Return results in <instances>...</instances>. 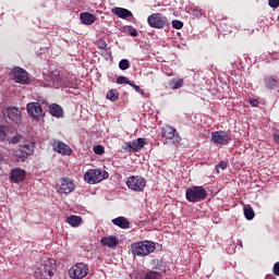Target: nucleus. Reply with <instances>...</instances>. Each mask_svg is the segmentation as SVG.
<instances>
[{
  "label": "nucleus",
  "mask_w": 279,
  "mask_h": 279,
  "mask_svg": "<svg viewBox=\"0 0 279 279\" xmlns=\"http://www.w3.org/2000/svg\"><path fill=\"white\" fill-rule=\"evenodd\" d=\"M89 268L84 263H76L69 269V276L72 279H84L88 276Z\"/></svg>",
  "instance_id": "obj_9"
},
{
  "label": "nucleus",
  "mask_w": 279,
  "mask_h": 279,
  "mask_svg": "<svg viewBox=\"0 0 279 279\" xmlns=\"http://www.w3.org/2000/svg\"><path fill=\"white\" fill-rule=\"evenodd\" d=\"M9 142H11L13 144L20 143L21 142V135H14L13 137H11L9 140Z\"/></svg>",
  "instance_id": "obj_39"
},
{
  "label": "nucleus",
  "mask_w": 279,
  "mask_h": 279,
  "mask_svg": "<svg viewBox=\"0 0 279 279\" xmlns=\"http://www.w3.org/2000/svg\"><path fill=\"white\" fill-rule=\"evenodd\" d=\"M172 27L174 29H182V27H184V23H182V21L174 20L172 21Z\"/></svg>",
  "instance_id": "obj_33"
},
{
  "label": "nucleus",
  "mask_w": 279,
  "mask_h": 279,
  "mask_svg": "<svg viewBox=\"0 0 279 279\" xmlns=\"http://www.w3.org/2000/svg\"><path fill=\"white\" fill-rule=\"evenodd\" d=\"M126 186L135 193H143L147 186V180L141 175H132L126 180Z\"/></svg>",
  "instance_id": "obj_6"
},
{
  "label": "nucleus",
  "mask_w": 279,
  "mask_h": 279,
  "mask_svg": "<svg viewBox=\"0 0 279 279\" xmlns=\"http://www.w3.org/2000/svg\"><path fill=\"white\" fill-rule=\"evenodd\" d=\"M112 14H116V16H119V19H130L132 16V13L128 9L116 7L111 9Z\"/></svg>",
  "instance_id": "obj_19"
},
{
  "label": "nucleus",
  "mask_w": 279,
  "mask_h": 279,
  "mask_svg": "<svg viewBox=\"0 0 279 279\" xmlns=\"http://www.w3.org/2000/svg\"><path fill=\"white\" fill-rule=\"evenodd\" d=\"M193 15L196 16L197 19H199V16H202V11H199V10H194V11H193Z\"/></svg>",
  "instance_id": "obj_42"
},
{
  "label": "nucleus",
  "mask_w": 279,
  "mask_h": 279,
  "mask_svg": "<svg viewBox=\"0 0 279 279\" xmlns=\"http://www.w3.org/2000/svg\"><path fill=\"white\" fill-rule=\"evenodd\" d=\"M100 243L105 247H117V245H119V238L116 235L105 236L101 238Z\"/></svg>",
  "instance_id": "obj_17"
},
{
  "label": "nucleus",
  "mask_w": 279,
  "mask_h": 279,
  "mask_svg": "<svg viewBox=\"0 0 279 279\" xmlns=\"http://www.w3.org/2000/svg\"><path fill=\"white\" fill-rule=\"evenodd\" d=\"M26 172L21 168H15L11 171V180L12 182H23L25 180Z\"/></svg>",
  "instance_id": "obj_16"
},
{
  "label": "nucleus",
  "mask_w": 279,
  "mask_h": 279,
  "mask_svg": "<svg viewBox=\"0 0 279 279\" xmlns=\"http://www.w3.org/2000/svg\"><path fill=\"white\" fill-rule=\"evenodd\" d=\"M66 222L72 228H80V226H82V218L80 216H70V217H68Z\"/></svg>",
  "instance_id": "obj_24"
},
{
  "label": "nucleus",
  "mask_w": 279,
  "mask_h": 279,
  "mask_svg": "<svg viewBox=\"0 0 279 279\" xmlns=\"http://www.w3.org/2000/svg\"><path fill=\"white\" fill-rule=\"evenodd\" d=\"M107 99H109V101H117V99H119V92L117 89H110L107 93Z\"/></svg>",
  "instance_id": "obj_29"
},
{
  "label": "nucleus",
  "mask_w": 279,
  "mask_h": 279,
  "mask_svg": "<svg viewBox=\"0 0 279 279\" xmlns=\"http://www.w3.org/2000/svg\"><path fill=\"white\" fill-rule=\"evenodd\" d=\"M34 154V145H24L21 146L20 148L14 150V156L16 162H25L27 160L28 156H32Z\"/></svg>",
  "instance_id": "obj_11"
},
{
  "label": "nucleus",
  "mask_w": 279,
  "mask_h": 279,
  "mask_svg": "<svg viewBox=\"0 0 279 279\" xmlns=\"http://www.w3.org/2000/svg\"><path fill=\"white\" fill-rule=\"evenodd\" d=\"M7 134H5V129H3L2 126H0V143L5 141L7 138Z\"/></svg>",
  "instance_id": "obj_38"
},
{
  "label": "nucleus",
  "mask_w": 279,
  "mask_h": 279,
  "mask_svg": "<svg viewBox=\"0 0 279 279\" xmlns=\"http://www.w3.org/2000/svg\"><path fill=\"white\" fill-rule=\"evenodd\" d=\"M274 274L275 276H279V262L274 265Z\"/></svg>",
  "instance_id": "obj_40"
},
{
  "label": "nucleus",
  "mask_w": 279,
  "mask_h": 279,
  "mask_svg": "<svg viewBox=\"0 0 279 279\" xmlns=\"http://www.w3.org/2000/svg\"><path fill=\"white\" fill-rule=\"evenodd\" d=\"M156 251V243L151 241L136 242L132 245V254L134 256H149Z\"/></svg>",
  "instance_id": "obj_2"
},
{
  "label": "nucleus",
  "mask_w": 279,
  "mask_h": 279,
  "mask_svg": "<svg viewBox=\"0 0 279 279\" xmlns=\"http://www.w3.org/2000/svg\"><path fill=\"white\" fill-rule=\"evenodd\" d=\"M274 140L276 141V143H279V134H275Z\"/></svg>",
  "instance_id": "obj_44"
},
{
  "label": "nucleus",
  "mask_w": 279,
  "mask_h": 279,
  "mask_svg": "<svg viewBox=\"0 0 279 279\" xmlns=\"http://www.w3.org/2000/svg\"><path fill=\"white\" fill-rule=\"evenodd\" d=\"M184 86V80L183 78H172L170 82V88L172 90H178V88H182Z\"/></svg>",
  "instance_id": "obj_25"
},
{
  "label": "nucleus",
  "mask_w": 279,
  "mask_h": 279,
  "mask_svg": "<svg viewBox=\"0 0 279 279\" xmlns=\"http://www.w3.org/2000/svg\"><path fill=\"white\" fill-rule=\"evenodd\" d=\"M106 178H108V172H101V170L98 169H89L84 174V180L87 184H99V182H102Z\"/></svg>",
  "instance_id": "obj_8"
},
{
  "label": "nucleus",
  "mask_w": 279,
  "mask_h": 279,
  "mask_svg": "<svg viewBox=\"0 0 279 279\" xmlns=\"http://www.w3.org/2000/svg\"><path fill=\"white\" fill-rule=\"evenodd\" d=\"M250 104H251V106H253V108H257V106H258V100H256V99H251V100H250Z\"/></svg>",
  "instance_id": "obj_41"
},
{
  "label": "nucleus",
  "mask_w": 279,
  "mask_h": 279,
  "mask_svg": "<svg viewBox=\"0 0 279 279\" xmlns=\"http://www.w3.org/2000/svg\"><path fill=\"white\" fill-rule=\"evenodd\" d=\"M130 86H132L134 88V90L136 93H138L140 95H144L145 92H143V89H141V87L136 84H134V82H131Z\"/></svg>",
  "instance_id": "obj_36"
},
{
  "label": "nucleus",
  "mask_w": 279,
  "mask_h": 279,
  "mask_svg": "<svg viewBox=\"0 0 279 279\" xmlns=\"http://www.w3.org/2000/svg\"><path fill=\"white\" fill-rule=\"evenodd\" d=\"M57 264L54 259L47 256L40 258L34 266V276L36 279L52 278L56 271Z\"/></svg>",
  "instance_id": "obj_1"
},
{
  "label": "nucleus",
  "mask_w": 279,
  "mask_h": 279,
  "mask_svg": "<svg viewBox=\"0 0 279 279\" xmlns=\"http://www.w3.org/2000/svg\"><path fill=\"white\" fill-rule=\"evenodd\" d=\"M7 117L10 119V121L19 123V121H21V111L16 107H11L7 109Z\"/></svg>",
  "instance_id": "obj_18"
},
{
  "label": "nucleus",
  "mask_w": 279,
  "mask_h": 279,
  "mask_svg": "<svg viewBox=\"0 0 279 279\" xmlns=\"http://www.w3.org/2000/svg\"><path fill=\"white\" fill-rule=\"evenodd\" d=\"M147 23L149 27H154L155 29H165V27H169V20L167 16L162 15V13H153L148 16Z\"/></svg>",
  "instance_id": "obj_7"
},
{
  "label": "nucleus",
  "mask_w": 279,
  "mask_h": 279,
  "mask_svg": "<svg viewBox=\"0 0 279 279\" xmlns=\"http://www.w3.org/2000/svg\"><path fill=\"white\" fill-rule=\"evenodd\" d=\"M228 168V162L227 161H220L217 166H216V171L217 173H219L220 169H227Z\"/></svg>",
  "instance_id": "obj_34"
},
{
  "label": "nucleus",
  "mask_w": 279,
  "mask_h": 279,
  "mask_svg": "<svg viewBox=\"0 0 279 279\" xmlns=\"http://www.w3.org/2000/svg\"><path fill=\"white\" fill-rule=\"evenodd\" d=\"M232 136L226 131H215L211 133V143L215 145H229Z\"/></svg>",
  "instance_id": "obj_12"
},
{
  "label": "nucleus",
  "mask_w": 279,
  "mask_h": 279,
  "mask_svg": "<svg viewBox=\"0 0 279 279\" xmlns=\"http://www.w3.org/2000/svg\"><path fill=\"white\" fill-rule=\"evenodd\" d=\"M161 141L162 143H168L169 141H172L173 145L175 147L179 146L180 143H182V137H180V134L178 133V130L171 125H166L161 128Z\"/></svg>",
  "instance_id": "obj_3"
},
{
  "label": "nucleus",
  "mask_w": 279,
  "mask_h": 279,
  "mask_svg": "<svg viewBox=\"0 0 279 279\" xmlns=\"http://www.w3.org/2000/svg\"><path fill=\"white\" fill-rule=\"evenodd\" d=\"M47 84L46 86H53L54 88H60V86H64L66 83V78L60 74V71L54 70L46 77Z\"/></svg>",
  "instance_id": "obj_10"
},
{
  "label": "nucleus",
  "mask_w": 279,
  "mask_h": 279,
  "mask_svg": "<svg viewBox=\"0 0 279 279\" xmlns=\"http://www.w3.org/2000/svg\"><path fill=\"white\" fill-rule=\"evenodd\" d=\"M49 112L52 117H56L57 119H62V117H64V110L62 109V107H60V105H50Z\"/></svg>",
  "instance_id": "obj_22"
},
{
  "label": "nucleus",
  "mask_w": 279,
  "mask_h": 279,
  "mask_svg": "<svg viewBox=\"0 0 279 279\" xmlns=\"http://www.w3.org/2000/svg\"><path fill=\"white\" fill-rule=\"evenodd\" d=\"M265 84L267 88H270L271 90H274V88L278 86V77L268 76L265 78Z\"/></svg>",
  "instance_id": "obj_26"
},
{
  "label": "nucleus",
  "mask_w": 279,
  "mask_h": 279,
  "mask_svg": "<svg viewBox=\"0 0 279 279\" xmlns=\"http://www.w3.org/2000/svg\"><path fill=\"white\" fill-rule=\"evenodd\" d=\"M268 5L276 10L279 8V0H268Z\"/></svg>",
  "instance_id": "obj_35"
},
{
  "label": "nucleus",
  "mask_w": 279,
  "mask_h": 279,
  "mask_svg": "<svg viewBox=\"0 0 279 279\" xmlns=\"http://www.w3.org/2000/svg\"><path fill=\"white\" fill-rule=\"evenodd\" d=\"M80 20L83 23V25H93V23L97 21V17L93 15V13L84 12V13H81Z\"/></svg>",
  "instance_id": "obj_21"
},
{
  "label": "nucleus",
  "mask_w": 279,
  "mask_h": 279,
  "mask_svg": "<svg viewBox=\"0 0 279 279\" xmlns=\"http://www.w3.org/2000/svg\"><path fill=\"white\" fill-rule=\"evenodd\" d=\"M0 162H3V155L0 154Z\"/></svg>",
  "instance_id": "obj_45"
},
{
  "label": "nucleus",
  "mask_w": 279,
  "mask_h": 279,
  "mask_svg": "<svg viewBox=\"0 0 279 279\" xmlns=\"http://www.w3.org/2000/svg\"><path fill=\"white\" fill-rule=\"evenodd\" d=\"M119 69H121V71H128V69H130V61L128 59H122L119 62Z\"/></svg>",
  "instance_id": "obj_30"
},
{
  "label": "nucleus",
  "mask_w": 279,
  "mask_h": 279,
  "mask_svg": "<svg viewBox=\"0 0 279 279\" xmlns=\"http://www.w3.org/2000/svg\"><path fill=\"white\" fill-rule=\"evenodd\" d=\"M26 110L29 117L34 119H38V117H43V107L38 102H29L26 105Z\"/></svg>",
  "instance_id": "obj_14"
},
{
  "label": "nucleus",
  "mask_w": 279,
  "mask_h": 279,
  "mask_svg": "<svg viewBox=\"0 0 279 279\" xmlns=\"http://www.w3.org/2000/svg\"><path fill=\"white\" fill-rule=\"evenodd\" d=\"M12 75H13V80H14V82H16V84L25 85V84H29V82H31L29 74L23 68H14L12 70Z\"/></svg>",
  "instance_id": "obj_13"
},
{
  "label": "nucleus",
  "mask_w": 279,
  "mask_h": 279,
  "mask_svg": "<svg viewBox=\"0 0 279 279\" xmlns=\"http://www.w3.org/2000/svg\"><path fill=\"white\" fill-rule=\"evenodd\" d=\"M53 149L54 151H58V154H62V156H71V154H73V149H71V146L62 142L54 143Z\"/></svg>",
  "instance_id": "obj_15"
},
{
  "label": "nucleus",
  "mask_w": 279,
  "mask_h": 279,
  "mask_svg": "<svg viewBox=\"0 0 279 279\" xmlns=\"http://www.w3.org/2000/svg\"><path fill=\"white\" fill-rule=\"evenodd\" d=\"M117 84H129V86L132 84V82L130 80H128V77L125 76H119L117 78Z\"/></svg>",
  "instance_id": "obj_32"
},
{
  "label": "nucleus",
  "mask_w": 279,
  "mask_h": 279,
  "mask_svg": "<svg viewBox=\"0 0 279 279\" xmlns=\"http://www.w3.org/2000/svg\"><path fill=\"white\" fill-rule=\"evenodd\" d=\"M94 153H96L98 156H101V154H104V146L101 145L94 146Z\"/></svg>",
  "instance_id": "obj_37"
},
{
  "label": "nucleus",
  "mask_w": 279,
  "mask_h": 279,
  "mask_svg": "<svg viewBox=\"0 0 279 279\" xmlns=\"http://www.w3.org/2000/svg\"><path fill=\"white\" fill-rule=\"evenodd\" d=\"M255 215L256 214L254 213V209H252V207H247V206L244 207L245 219H247L248 221H252V219H254Z\"/></svg>",
  "instance_id": "obj_28"
},
{
  "label": "nucleus",
  "mask_w": 279,
  "mask_h": 279,
  "mask_svg": "<svg viewBox=\"0 0 279 279\" xmlns=\"http://www.w3.org/2000/svg\"><path fill=\"white\" fill-rule=\"evenodd\" d=\"M112 223L122 230H128V228H130V220L123 216L112 219Z\"/></svg>",
  "instance_id": "obj_20"
},
{
  "label": "nucleus",
  "mask_w": 279,
  "mask_h": 279,
  "mask_svg": "<svg viewBox=\"0 0 279 279\" xmlns=\"http://www.w3.org/2000/svg\"><path fill=\"white\" fill-rule=\"evenodd\" d=\"M124 151H138V146L136 145V141L133 142H126L123 145Z\"/></svg>",
  "instance_id": "obj_27"
},
{
  "label": "nucleus",
  "mask_w": 279,
  "mask_h": 279,
  "mask_svg": "<svg viewBox=\"0 0 279 279\" xmlns=\"http://www.w3.org/2000/svg\"><path fill=\"white\" fill-rule=\"evenodd\" d=\"M131 36H138V32H136V29H132L130 33Z\"/></svg>",
  "instance_id": "obj_43"
},
{
  "label": "nucleus",
  "mask_w": 279,
  "mask_h": 279,
  "mask_svg": "<svg viewBox=\"0 0 279 279\" xmlns=\"http://www.w3.org/2000/svg\"><path fill=\"white\" fill-rule=\"evenodd\" d=\"M165 271H167V269L165 268V266H161L158 270H150L148 272H146L145 275V279H162V274H165Z\"/></svg>",
  "instance_id": "obj_23"
},
{
  "label": "nucleus",
  "mask_w": 279,
  "mask_h": 279,
  "mask_svg": "<svg viewBox=\"0 0 279 279\" xmlns=\"http://www.w3.org/2000/svg\"><path fill=\"white\" fill-rule=\"evenodd\" d=\"M135 145L137 146V151L145 147V138L140 137L135 141Z\"/></svg>",
  "instance_id": "obj_31"
},
{
  "label": "nucleus",
  "mask_w": 279,
  "mask_h": 279,
  "mask_svg": "<svg viewBox=\"0 0 279 279\" xmlns=\"http://www.w3.org/2000/svg\"><path fill=\"white\" fill-rule=\"evenodd\" d=\"M56 191L59 195H69L75 191V182L70 178H61L56 183Z\"/></svg>",
  "instance_id": "obj_5"
},
{
  "label": "nucleus",
  "mask_w": 279,
  "mask_h": 279,
  "mask_svg": "<svg viewBox=\"0 0 279 279\" xmlns=\"http://www.w3.org/2000/svg\"><path fill=\"white\" fill-rule=\"evenodd\" d=\"M185 196L187 202L196 203L206 199V197H208V192L204 186H192L186 190Z\"/></svg>",
  "instance_id": "obj_4"
}]
</instances>
